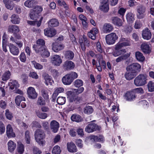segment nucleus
<instances>
[{
  "mask_svg": "<svg viewBox=\"0 0 154 154\" xmlns=\"http://www.w3.org/2000/svg\"><path fill=\"white\" fill-rule=\"evenodd\" d=\"M78 76L76 73L74 72H72L66 74L63 77L62 82L65 85H69L71 84L74 79L77 78Z\"/></svg>",
  "mask_w": 154,
  "mask_h": 154,
  "instance_id": "obj_1",
  "label": "nucleus"
},
{
  "mask_svg": "<svg viewBox=\"0 0 154 154\" xmlns=\"http://www.w3.org/2000/svg\"><path fill=\"white\" fill-rule=\"evenodd\" d=\"M136 16L138 19H141L144 18L146 15V8L143 5L140 4L137 7Z\"/></svg>",
  "mask_w": 154,
  "mask_h": 154,
  "instance_id": "obj_2",
  "label": "nucleus"
},
{
  "mask_svg": "<svg viewBox=\"0 0 154 154\" xmlns=\"http://www.w3.org/2000/svg\"><path fill=\"white\" fill-rule=\"evenodd\" d=\"M147 77L146 74H140L136 77L134 80L135 85L137 86H141L146 83Z\"/></svg>",
  "mask_w": 154,
  "mask_h": 154,
  "instance_id": "obj_3",
  "label": "nucleus"
},
{
  "mask_svg": "<svg viewBox=\"0 0 154 154\" xmlns=\"http://www.w3.org/2000/svg\"><path fill=\"white\" fill-rule=\"evenodd\" d=\"M79 42L81 48L83 51H85L86 49V46L89 47L90 45L89 39L84 35L80 38Z\"/></svg>",
  "mask_w": 154,
  "mask_h": 154,
  "instance_id": "obj_4",
  "label": "nucleus"
},
{
  "mask_svg": "<svg viewBox=\"0 0 154 154\" xmlns=\"http://www.w3.org/2000/svg\"><path fill=\"white\" fill-rule=\"evenodd\" d=\"M118 37L115 33H112L106 35L105 37L106 43L109 45L114 44Z\"/></svg>",
  "mask_w": 154,
  "mask_h": 154,
  "instance_id": "obj_5",
  "label": "nucleus"
},
{
  "mask_svg": "<svg viewBox=\"0 0 154 154\" xmlns=\"http://www.w3.org/2000/svg\"><path fill=\"white\" fill-rule=\"evenodd\" d=\"M100 127L95 123H91L88 124L85 128V131L88 133L100 130Z\"/></svg>",
  "mask_w": 154,
  "mask_h": 154,
  "instance_id": "obj_6",
  "label": "nucleus"
},
{
  "mask_svg": "<svg viewBox=\"0 0 154 154\" xmlns=\"http://www.w3.org/2000/svg\"><path fill=\"white\" fill-rule=\"evenodd\" d=\"M131 45V42L130 39L121 37L119 42L116 45H117V48H118L119 47L129 46Z\"/></svg>",
  "mask_w": 154,
  "mask_h": 154,
  "instance_id": "obj_7",
  "label": "nucleus"
},
{
  "mask_svg": "<svg viewBox=\"0 0 154 154\" xmlns=\"http://www.w3.org/2000/svg\"><path fill=\"white\" fill-rule=\"evenodd\" d=\"M141 68V65L139 63H135L128 66L126 68V69L127 71L130 70L134 72H135L137 73L138 72L140 71Z\"/></svg>",
  "mask_w": 154,
  "mask_h": 154,
  "instance_id": "obj_8",
  "label": "nucleus"
},
{
  "mask_svg": "<svg viewBox=\"0 0 154 154\" xmlns=\"http://www.w3.org/2000/svg\"><path fill=\"white\" fill-rule=\"evenodd\" d=\"M51 59V63L55 66H59L62 62V60L60 56L57 55L52 56Z\"/></svg>",
  "mask_w": 154,
  "mask_h": 154,
  "instance_id": "obj_9",
  "label": "nucleus"
},
{
  "mask_svg": "<svg viewBox=\"0 0 154 154\" xmlns=\"http://www.w3.org/2000/svg\"><path fill=\"white\" fill-rule=\"evenodd\" d=\"M42 11V9L39 7H36L35 10L31 11L29 16L31 19L34 20H36L38 14Z\"/></svg>",
  "mask_w": 154,
  "mask_h": 154,
  "instance_id": "obj_10",
  "label": "nucleus"
},
{
  "mask_svg": "<svg viewBox=\"0 0 154 154\" xmlns=\"http://www.w3.org/2000/svg\"><path fill=\"white\" fill-rule=\"evenodd\" d=\"M36 53L40 54L42 57H48L50 55V53L48 51L46 46L41 48L35 51Z\"/></svg>",
  "mask_w": 154,
  "mask_h": 154,
  "instance_id": "obj_11",
  "label": "nucleus"
},
{
  "mask_svg": "<svg viewBox=\"0 0 154 154\" xmlns=\"http://www.w3.org/2000/svg\"><path fill=\"white\" fill-rule=\"evenodd\" d=\"M108 1L109 0H103L99 6L100 9L104 12H108L109 10Z\"/></svg>",
  "mask_w": 154,
  "mask_h": 154,
  "instance_id": "obj_12",
  "label": "nucleus"
},
{
  "mask_svg": "<svg viewBox=\"0 0 154 154\" xmlns=\"http://www.w3.org/2000/svg\"><path fill=\"white\" fill-rule=\"evenodd\" d=\"M35 137L36 141H39V140L42 139L45 137L44 131L41 129L36 130L35 134Z\"/></svg>",
  "mask_w": 154,
  "mask_h": 154,
  "instance_id": "obj_13",
  "label": "nucleus"
},
{
  "mask_svg": "<svg viewBox=\"0 0 154 154\" xmlns=\"http://www.w3.org/2000/svg\"><path fill=\"white\" fill-rule=\"evenodd\" d=\"M45 44V41L43 39H39L37 41L36 44L33 45L32 48L35 51L37 49L38 50L46 46Z\"/></svg>",
  "mask_w": 154,
  "mask_h": 154,
  "instance_id": "obj_14",
  "label": "nucleus"
},
{
  "mask_svg": "<svg viewBox=\"0 0 154 154\" xmlns=\"http://www.w3.org/2000/svg\"><path fill=\"white\" fill-rule=\"evenodd\" d=\"M44 33L45 35L49 37L54 36L56 34V31L54 29L47 28L44 29Z\"/></svg>",
  "mask_w": 154,
  "mask_h": 154,
  "instance_id": "obj_15",
  "label": "nucleus"
},
{
  "mask_svg": "<svg viewBox=\"0 0 154 154\" xmlns=\"http://www.w3.org/2000/svg\"><path fill=\"white\" fill-rule=\"evenodd\" d=\"M141 48L142 51L146 54H149L151 51L150 46L146 42L143 43L141 44Z\"/></svg>",
  "mask_w": 154,
  "mask_h": 154,
  "instance_id": "obj_16",
  "label": "nucleus"
},
{
  "mask_svg": "<svg viewBox=\"0 0 154 154\" xmlns=\"http://www.w3.org/2000/svg\"><path fill=\"white\" fill-rule=\"evenodd\" d=\"M27 92L29 98L34 99L37 97V94L34 88L32 87H29L28 88Z\"/></svg>",
  "mask_w": 154,
  "mask_h": 154,
  "instance_id": "obj_17",
  "label": "nucleus"
},
{
  "mask_svg": "<svg viewBox=\"0 0 154 154\" xmlns=\"http://www.w3.org/2000/svg\"><path fill=\"white\" fill-rule=\"evenodd\" d=\"M123 47H119L117 48V45H115V51L113 53V55L115 56H118L121 54L125 53L126 52L125 49L122 48Z\"/></svg>",
  "mask_w": 154,
  "mask_h": 154,
  "instance_id": "obj_18",
  "label": "nucleus"
},
{
  "mask_svg": "<svg viewBox=\"0 0 154 154\" xmlns=\"http://www.w3.org/2000/svg\"><path fill=\"white\" fill-rule=\"evenodd\" d=\"M64 68L66 70L73 69L75 67V63L72 61L66 60L63 65Z\"/></svg>",
  "mask_w": 154,
  "mask_h": 154,
  "instance_id": "obj_19",
  "label": "nucleus"
},
{
  "mask_svg": "<svg viewBox=\"0 0 154 154\" xmlns=\"http://www.w3.org/2000/svg\"><path fill=\"white\" fill-rule=\"evenodd\" d=\"M142 36L144 39L148 40L151 38L152 35L150 31L146 28L143 31Z\"/></svg>",
  "mask_w": 154,
  "mask_h": 154,
  "instance_id": "obj_20",
  "label": "nucleus"
},
{
  "mask_svg": "<svg viewBox=\"0 0 154 154\" xmlns=\"http://www.w3.org/2000/svg\"><path fill=\"white\" fill-rule=\"evenodd\" d=\"M128 72H126L125 74V77L128 80H131L134 79L137 75V73L136 72L128 70Z\"/></svg>",
  "mask_w": 154,
  "mask_h": 154,
  "instance_id": "obj_21",
  "label": "nucleus"
},
{
  "mask_svg": "<svg viewBox=\"0 0 154 154\" xmlns=\"http://www.w3.org/2000/svg\"><path fill=\"white\" fill-rule=\"evenodd\" d=\"M59 127V123L55 120L52 121L50 123V128L52 131L56 133L58 131Z\"/></svg>",
  "mask_w": 154,
  "mask_h": 154,
  "instance_id": "obj_22",
  "label": "nucleus"
},
{
  "mask_svg": "<svg viewBox=\"0 0 154 154\" xmlns=\"http://www.w3.org/2000/svg\"><path fill=\"white\" fill-rule=\"evenodd\" d=\"M52 50L56 52L63 50L64 48V46L62 44H59L57 42L53 43L52 44Z\"/></svg>",
  "mask_w": 154,
  "mask_h": 154,
  "instance_id": "obj_23",
  "label": "nucleus"
},
{
  "mask_svg": "<svg viewBox=\"0 0 154 154\" xmlns=\"http://www.w3.org/2000/svg\"><path fill=\"white\" fill-rule=\"evenodd\" d=\"M10 52L14 55H17L19 52V48L13 44H10L9 45Z\"/></svg>",
  "mask_w": 154,
  "mask_h": 154,
  "instance_id": "obj_24",
  "label": "nucleus"
},
{
  "mask_svg": "<svg viewBox=\"0 0 154 154\" xmlns=\"http://www.w3.org/2000/svg\"><path fill=\"white\" fill-rule=\"evenodd\" d=\"M67 146L68 150L70 152H75L77 151L76 146L73 142L68 143Z\"/></svg>",
  "mask_w": 154,
  "mask_h": 154,
  "instance_id": "obj_25",
  "label": "nucleus"
},
{
  "mask_svg": "<svg viewBox=\"0 0 154 154\" xmlns=\"http://www.w3.org/2000/svg\"><path fill=\"white\" fill-rule=\"evenodd\" d=\"M65 58L68 60H72L74 57L73 52L70 50L64 51L63 52Z\"/></svg>",
  "mask_w": 154,
  "mask_h": 154,
  "instance_id": "obj_26",
  "label": "nucleus"
},
{
  "mask_svg": "<svg viewBox=\"0 0 154 154\" xmlns=\"http://www.w3.org/2000/svg\"><path fill=\"white\" fill-rule=\"evenodd\" d=\"M97 29L96 27L93 28L88 33V37L93 40L96 39V34L98 33Z\"/></svg>",
  "mask_w": 154,
  "mask_h": 154,
  "instance_id": "obj_27",
  "label": "nucleus"
},
{
  "mask_svg": "<svg viewBox=\"0 0 154 154\" xmlns=\"http://www.w3.org/2000/svg\"><path fill=\"white\" fill-rule=\"evenodd\" d=\"M6 134L8 137H14L15 133L13 132L12 128L10 125H8L6 128Z\"/></svg>",
  "mask_w": 154,
  "mask_h": 154,
  "instance_id": "obj_28",
  "label": "nucleus"
},
{
  "mask_svg": "<svg viewBox=\"0 0 154 154\" xmlns=\"http://www.w3.org/2000/svg\"><path fill=\"white\" fill-rule=\"evenodd\" d=\"M4 3L6 8L8 9L12 10L15 6V4L11 0H4Z\"/></svg>",
  "mask_w": 154,
  "mask_h": 154,
  "instance_id": "obj_29",
  "label": "nucleus"
},
{
  "mask_svg": "<svg viewBox=\"0 0 154 154\" xmlns=\"http://www.w3.org/2000/svg\"><path fill=\"white\" fill-rule=\"evenodd\" d=\"M8 30V32L13 33V34L17 33L20 31L19 27L17 26L13 25L9 26Z\"/></svg>",
  "mask_w": 154,
  "mask_h": 154,
  "instance_id": "obj_30",
  "label": "nucleus"
},
{
  "mask_svg": "<svg viewBox=\"0 0 154 154\" xmlns=\"http://www.w3.org/2000/svg\"><path fill=\"white\" fill-rule=\"evenodd\" d=\"M125 98L126 100L131 101L135 98V94L132 91H128L126 93Z\"/></svg>",
  "mask_w": 154,
  "mask_h": 154,
  "instance_id": "obj_31",
  "label": "nucleus"
},
{
  "mask_svg": "<svg viewBox=\"0 0 154 154\" xmlns=\"http://www.w3.org/2000/svg\"><path fill=\"white\" fill-rule=\"evenodd\" d=\"M90 137L91 140L93 142H103L104 140V137L102 135H100L99 136L92 135Z\"/></svg>",
  "mask_w": 154,
  "mask_h": 154,
  "instance_id": "obj_32",
  "label": "nucleus"
},
{
  "mask_svg": "<svg viewBox=\"0 0 154 154\" xmlns=\"http://www.w3.org/2000/svg\"><path fill=\"white\" fill-rule=\"evenodd\" d=\"M112 23L115 25L120 26L122 25V20L118 17H114L112 18Z\"/></svg>",
  "mask_w": 154,
  "mask_h": 154,
  "instance_id": "obj_33",
  "label": "nucleus"
},
{
  "mask_svg": "<svg viewBox=\"0 0 154 154\" xmlns=\"http://www.w3.org/2000/svg\"><path fill=\"white\" fill-rule=\"evenodd\" d=\"M103 29L104 32L109 33L113 30V27L109 23H105L103 26Z\"/></svg>",
  "mask_w": 154,
  "mask_h": 154,
  "instance_id": "obj_34",
  "label": "nucleus"
},
{
  "mask_svg": "<svg viewBox=\"0 0 154 154\" xmlns=\"http://www.w3.org/2000/svg\"><path fill=\"white\" fill-rule=\"evenodd\" d=\"M11 21L14 24H18L20 23V19L18 15L13 14L11 17Z\"/></svg>",
  "mask_w": 154,
  "mask_h": 154,
  "instance_id": "obj_35",
  "label": "nucleus"
},
{
  "mask_svg": "<svg viewBox=\"0 0 154 154\" xmlns=\"http://www.w3.org/2000/svg\"><path fill=\"white\" fill-rule=\"evenodd\" d=\"M8 83V85L10 86V88L11 90H13L15 88L16 89L19 87V84L18 82L16 80H10Z\"/></svg>",
  "mask_w": 154,
  "mask_h": 154,
  "instance_id": "obj_36",
  "label": "nucleus"
},
{
  "mask_svg": "<svg viewBox=\"0 0 154 154\" xmlns=\"http://www.w3.org/2000/svg\"><path fill=\"white\" fill-rule=\"evenodd\" d=\"M71 119L73 121L80 122L83 121V119L79 115L73 114L71 117Z\"/></svg>",
  "mask_w": 154,
  "mask_h": 154,
  "instance_id": "obj_37",
  "label": "nucleus"
},
{
  "mask_svg": "<svg viewBox=\"0 0 154 154\" xmlns=\"http://www.w3.org/2000/svg\"><path fill=\"white\" fill-rule=\"evenodd\" d=\"M135 56L137 60L140 62L143 61L145 59L143 54L139 51H137L135 53Z\"/></svg>",
  "mask_w": 154,
  "mask_h": 154,
  "instance_id": "obj_38",
  "label": "nucleus"
},
{
  "mask_svg": "<svg viewBox=\"0 0 154 154\" xmlns=\"http://www.w3.org/2000/svg\"><path fill=\"white\" fill-rule=\"evenodd\" d=\"M35 112L36 116L41 119H45L48 116L47 113L42 112L39 110L36 111Z\"/></svg>",
  "mask_w": 154,
  "mask_h": 154,
  "instance_id": "obj_39",
  "label": "nucleus"
},
{
  "mask_svg": "<svg viewBox=\"0 0 154 154\" xmlns=\"http://www.w3.org/2000/svg\"><path fill=\"white\" fill-rule=\"evenodd\" d=\"M25 98L23 96L18 95L15 98V102L17 106H19L21 102L22 101H25Z\"/></svg>",
  "mask_w": 154,
  "mask_h": 154,
  "instance_id": "obj_40",
  "label": "nucleus"
},
{
  "mask_svg": "<svg viewBox=\"0 0 154 154\" xmlns=\"http://www.w3.org/2000/svg\"><path fill=\"white\" fill-rule=\"evenodd\" d=\"M69 98L70 102H74L76 103H79L80 98L77 96L71 95L69 97Z\"/></svg>",
  "mask_w": 154,
  "mask_h": 154,
  "instance_id": "obj_41",
  "label": "nucleus"
},
{
  "mask_svg": "<svg viewBox=\"0 0 154 154\" xmlns=\"http://www.w3.org/2000/svg\"><path fill=\"white\" fill-rule=\"evenodd\" d=\"M49 26L51 27H56L59 25V22L56 19H52L48 22Z\"/></svg>",
  "mask_w": 154,
  "mask_h": 154,
  "instance_id": "obj_42",
  "label": "nucleus"
},
{
  "mask_svg": "<svg viewBox=\"0 0 154 154\" xmlns=\"http://www.w3.org/2000/svg\"><path fill=\"white\" fill-rule=\"evenodd\" d=\"M8 149L10 152L14 150L16 147V144L13 141L10 140L8 143Z\"/></svg>",
  "mask_w": 154,
  "mask_h": 154,
  "instance_id": "obj_43",
  "label": "nucleus"
},
{
  "mask_svg": "<svg viewBox=\"0 0 154 154\" xmlns=\"http://www.w3.org/2000/svg\"><path fill=\"white\" fill-rule=\"evenodd\" d=\"M94 110L91 106L88 105L84 108V112L87 114H90Z\"/></svg>",
  "mask_w": 154,
  "mask_h": 154,
  "instance_id": "obj_44",
  "label": "nucleus"
},
{
  "mask_svg": "<svg viewBox=\"0 0 154 154\" xmlns=\"http://www.w3.org/2000/svg\"><path fill=\"white\" fill-rule=\"evenodd\" d=\"M126 18L128 22L131 23L134 20V15L131 12L128 13L126 15Z\"/></svg>",
  "mask_w": 154,
  "mask_h": 154,
  "instance_id": "obj_45",
  "label": "nucleus"
},
{
  "mask_svg": "<svg viewBox=\"0 0 154 154\" xmlns=\"http://www.w3.org/2000/svg\"><path fill=\"white\" fill-rule=\"evenodd\" d=\"M11 76L10 72L8 70L4 73L2 76V80L6 81L10 79Z\"/></svg>",
  "mask_w": 154,
  "mask_h": 154,
  "instance_id": "obj_46",
  "label": "nucleus"
},
{
  "mask_svg": "<svg viewBox=\"0 0 154 154\" xmlns=\"http://www.w3.org/2000/svg\"><path fill=\"white\" fill-rule=\"evenodd\" d=\"M44 78L45 80V83L47 85H49V83H51L52 81L51 77L47 74H45L43 75Z\"/></svg>",
  "mask_w": 154,
  "mask_h": 154,
  "instance_id": "obj_47",
  "label": "nucleus"
},
{
  "mask_svg": "<svg viewBox=\"0 0 154 154\" xmlns=\"http://www.w3.org/2000/svg\"><path fill=\"white\" fill-rule=\"evenodd\" d=\"M73 84L75 87L79 88L83 85V82L81 79H77L74 81Z\"/></svg>",
  "mask_w": 154,
  "mask_h": 154,
  "instance_id": "obj_48",
  "label": "nucleus"
},
{
  "mask_svg": "<svg viewBox=\"0 0 154 154\" xmlns=\"http://www.w3.org/2000/svg\"><path fill=\"white\" fill-rule=\"evenodd\" d=\"M35 2L34 0H28L25 2L24 5L26 7L31 8L34 5Z\"/></svg>",
  "mask_w": 154,
  "mask_h": 154,
  "instance_id": "obj_49",
  "label": "nucleus"
},
{
  "mask_svg": "<svg viewBox=\"0 0 154 154\" xmlns=\"http://www.w3.org/2000/svg\"><path fill=\"white\" fill-rule=\"evenodd\" d=\"M10 39L13 42H14L16 43L19 48H20L22 46L23 43L22 42L14 38V36H11Z\"/></svg>",
  "mask_w": 154,
  "mask_h": 154,
  "instance_id": "obj_50",
  "label": "nucleus"
},
{
  "mask_svg": "<svg viewBox=\"0 0 154 154\" xmlns=\"http://www.w3.org/2000/svg\"><path fill=\"white\" fill-rule=\"evenodd\" d=\"M52 152L54 154H60L61 152L60 147L57 145L55 146L53 148Z\"/></svg>",
  "mask_w": 154,
  "mask_h": 154,
  "instance_id": "obj_51",
  "label": "nucleus"
},
{
  "mask_svg": "<svg viewBox=\"0 0 154 154\" xmlns=\"http://www.w3.org/2000/svg\"><path fill=\"white\" fill-rule=\"evenodd\" d=\"M57 102L59 104L63 105L65 103V98L63 97H59L57 98Z\"/></svg>",
  "mask_w": 154,
  "mask_h": 154,
  "instance_id": "obj_52",
  "label": "nucleus"
},
{
  "mask_svg": "<svg viewBox=\"0 0 154 154\" xmlns=\"http://www.w3.org/2000/svg\"><path fill=\"white\" fill-rule=\"evenodd\" d=\"M64 91V89L63 88L59 87L57 88L55 90L53 94V96L56 97V95H57L58 94L60 93L63 92Z\"/></svg>",
  "mask_w": 154,
  "mask_h": 154,
  "instance_id": "obj_53",
  "label": "nucleus"
},
{
  "mask_svg": "<svg viewBox=\"0 0 154 154\" xmlns=\"http://www.w3.org/2000/svg\"><path fill=\"white\" fill-rule=\"evenodd\" d=\"M148 90L149 91L152 92L154 91V82L150 81L147 84Z\"/></svg>",
  "mask_w": 154,
  "mask_h": 154,
  "instance_id": "obj_54",
  "label": "nucleus"
},
{
  "mask_svg": "<svg viewBox=\"0 0 154 154\" xmlns=\"http://www.w3.org/2000/svg\"><path fill=\"white\" fill-rule=\"evenodd\" d=\"M17 150L18 152L20 154H22L24 151V146L21 143H19L17 148Z\"/></svg>",
  "mask_w": 154,
  "mask_h": 154,
  "instance_id": "obj_55",
  "label": "nucleus"
},
{
  "mask_svg": "<svg viewBox=\"0 0 154 154\" xmlns=\"http://www.w3.org/2000/svg\"><path fill=\"white\" fill-rule=\"evenodd\" d=\"M42 94V96L45 100H48L49 98V96L48 92L45 89H43L41 91Z\"/></svg>",
  "mask_w": 154,
  "mask_h": 154,
  "instance_id": "obj_56",
  "label": "nucleus"
},
{
  "mask_svg": "<svg viewBox=\"0 0 154 154\" xmlns=\"http://www.w3.org/2000/svg\"><path fill=\"white\" fill-rule=\"evenodd\" d=\"M37 104L41 106L44 105L45 104V102L42 97H40L38 98Z\"/></svg>",
  "mask_w": 154,
  "mask_h": 154,
  "instance_id": "obj_57",
  "label": "nucleus"
},
{
  "mask_svg": "<svg viewBox=\"0 0 154 154\" xmlns=\"http://www.w3.org/2000/svg\"><path fill=\"white\" fill-rule=\"evenodd\" d=\"M5 116L9 120H11L13 117L12 114L9 111L8 109L5 110Z\"/></svg>",
  "mask_w": 154,
  "mask_h": 154,
  "instance_id": "obj_58",
  "label": "nucleus"
},
{
  "mask_svg": "<svg viewBox=\"0 0 154 154\" xmlns=\"http://www.w3.org/2000/svg\"><path fill=\"white\" fill-rule=\"evenodd\" d=\"M141 22L139 20H137L135 22L134 27L136 29H140L142 26Z\"/></svg>",
  "mask_w": 154,
  "mask_h": 154,
  "instance_id": "obj_59",
  "label": "nucleus"
},
{
  "mask_svg": "<svg viewBox=\"0 0 154 154\" xmlns=\"http://www.w3.org/2000/svg\"><path fill=\"white\" fill-rule=\"evenodd\" d=\"M97 49V51L100 53H102L103 51V50L101 47L100 43L98 42L96 44Z\"/></svg>",
  "mask_w": 154,
  "mask_h": 154,
  "instance_id": "obj_60",
  "label": "nucleus"
},
{
  "mask_svg": "<svg viewBox=\"0 0 154 154\" xmlns=\"http://www.w3.org/2000/svg\"><path fill=\"white\" fill-rule=\"evenodd\" d=\"M32 64L34 65V67L37 69H42L43 68V66L35 61H32Z\"/></svg>",
  "mask_w": 154,
  "mask_h": 154,
  "instance_id": "obj_61",
  "label": "nucleus"
},
{
  "mask_svg": "<svg viewBox=\"0 0 154 154\" xmlns=\"http://www.w3.org/2000/svg\"><path fill=\"white\" fill-rule=\"evenodd\" d=\"M25 137L26 142L28 144L30 143V137L29 135V132L28 131H26L25 133Z\"/></svg>",
  "mask_w": 154,
  "mask_h": 154,
  "instance_id": "obj_62",
  "label": "nucleus"
},
{
  "mask_svg": "<svg viewBox=\"0 0 154 154\" xmlns=\"http://www.w3.org/2000/svg\"><path fill=\"white\" fill-rule=\"evenodd\" d=\"M5 131V128L4 124L0 122V134H2L4 133Z\"/></svg>",
  "mask_w": 154,
  "mask_h": 154,
  "instance_id": "obj_63",
  "label": "nucleus"
},
{
  "mask_svg": "<svg viewBox=\"0 0 154 154\" xmlns=\"http://www.w3.org/2000/svg\"><path fill=\"white\" fill-rule=\"evenodd\" d=\"M132 28L130 26L127 25L125 27L124 30L126 33H129L132 31Z\"/></svg>",
  "mask_w": 154,
  "mask_h": 154,
  "instance_id": "obj_64",
  "label": "nucleus"
}]
</instances>
